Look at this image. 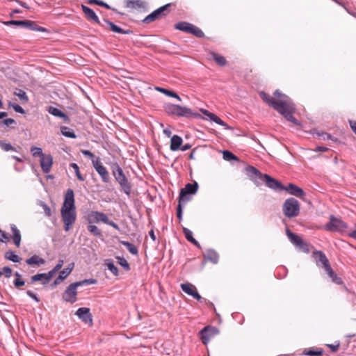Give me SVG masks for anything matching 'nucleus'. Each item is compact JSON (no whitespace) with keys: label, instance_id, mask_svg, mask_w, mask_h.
<instances>
[{"label":"nucleus","instance_id":"f257e3e1","mask_svg":"<svg viewBox=\"0 0 356 356\" xmlns=\"http://www.w3.org/2000/svg\"><path fill=\"white\" fill-rule=\"evenodd\" d=\"M261 99L269 106L281 114L287 121L296 125H300V122L293 116L296 105L292 99L279 90L273 92V97L264 91L259 92Z\"/></svg>","mask_w":356,"mask_h":356},{"label":"nucleus","instance_id":"f03ea898","mask_svg":"<svg viewBox=\"0 0 356 356\" xmlns=\"http://www.w3.org/2000/svg\"><path fill=\"white\" fill-rule=\"evenodd\" d=\"M164 110L168 115H173L177 118H185L187 119H200L201 115L193 111L191 108L175 104H166L164 106Z\"/></svg>","mask_w":356,"mask_h":356},{"label":"nucleus","instance_id":"7ed1b4c3","mask_svg":"<svg viewBox=\"0 0 356 356\" xmlns=\"http://www.w3.org/2000/svg\"><path fill=\"white\" fill-rule=\"evenodd\" d=\"M110 168L115 181L120 185L122 191L126 195H129L131 192V184L122 168L117 162L112 163Z\"/></svg>","mask_w":356,"mask_h":356},{"label":"nucleus","instance_id":"20e7f679","mask_svg":"<svg viewBox=\"0 0 356 356\" xmlns=\"http://www.w3.org/2000/svg\"><path fill=\"white\" fill-rule=\"evenodd\" d=\"M282 209L286 217H296L300 213V203L293 197L288 198L284 202Z\"/></svg>","mask_w":356,"mask_h":356},{"label":"nucleus","instance_id":"39448f33","mask_svg":"<svg viewBox=\"0 0 356 356\" xmlns=\"http://www.w3.org/2000/svg\"><path fill=\"white\" fill-rule=\"evenodd\" d=\"M6 26L15 25L34 31L47 32V29L40 26L35 22L31 20H10L3 22Z\"/></svg>","mask_w":356,"mask_h":356},{"label":"nucleus","instance_id":"423d86ee","mask_svg":"<svg viewBox=\"0 0 356 356\" xmlns=\"http://www.w3.org/2000/svg\"><path fill=\"white\" fill-rule=\"evenodd\" d=\"M171 6L172 3H167L161 6L146 16L143 19V22L145 24H149L156 19H159L167 16L171 11Z\"/></svg>","mask_w":356,"mask_h":356},{"label":"nucleus","instance_id":"0eeeda50","mask_svg":"<svg viewBox=\"0 0 356 356\" xmlns=\"http://www.w3.org/2000/svg\"><path fill=\"white\" fill-rule=\"evenodd\" d=\"M60 216L64 224V229L68 232L72 229L76 220V209H61Z\"/></svg>","mask_w":356,"mask_h":356},{"label":"nucleus","instance_id":"6e6552de","mask_svg":"<svg viewBox=\"0 0 356 356\" xmlns=\"http://www.w3.org/2000/svg\"><path fill=\"white\" fill-rule=\"evenodd\" d=\"M174 27L177 30L191 33L199 38L204 37V32L200 28L187 22H179L175 24Z\"/></svg>","mask_w":356,"mask_h":356},{"label":"nucleus","instance_id":"1a4fd4ad","mask_svg":"<svg viewBox=\"0 0 356 356\" xmlns=\"http://www.w3.org/2000/svg\"><path fill=\"white\" fill-rule=\"evenodd\" d=\"M347 224L341 219L336 218L334 216H330V221L325 225V229L330 232H345L347 229Z\"/></svg>","mask_w":356,"mask_h":356},{"label":"nucleus","instance_id":"9d476101","mask_svg":"<svg viewBox=\"0 0 356 356\" xmlns=\"http://www.w3.org/2000/svg\"><path fill=\"white\" fill-rule=\"evenodd\" d=\"M245 170L246 175L257 186L262 184L265 174H262L257 168L252 165H247Z\"/></svg>","mask_w":356,"mask_h":356},{"label":"nucleus","instance_id":"9b49d317","mask_svg":"<svg viewBox=\"0 0 356 356\" xmlns=\"http://www.w3.org/2000/svg\"><path fill=\"white\" fill-rule=\"evenodd\" d=\"M92 166L100 176L103 183L108 184L110 182V174L106 168L101 163V160L99 157L95 159V160H92Z\"/></svg>","mask_w":356,"mask_h":356},{"label":"nucleus","instance_id":"f8f14e48","mask_svg":"<svg viewBox=\"0 0 356 356\" xmlns=\"http://www.w3.org/2000/svg\"><path fill=\"white\" fill-rule=\"evenodd\" d=\"M77 288L74 283H71L62 294L63 300L73 304L77 300Z\"/></svg>","mask_w":356,"mask_h":356},{"label":"nucleus","instance_id":"ddd939ff","mask_svg":"<svg viewBox=\"0 0 356 356\" xmlns=\"http://www.w3.org/2000/svg\"><path fill=\"white\" fill-rule=\"evenodd\" d=\"M219 330L217 327L208 325L204 327L200 332V339L204 344H207L210 341L211 338L218 334Z\"/></svg>","mask_w":356,"mask_h":356},{"label":"nucleus","instance_id":"4468645a","mask_svg":"<svg viewBox=\"0 0 356 356\" xmlns=\"http://www.w3.org/2000/svg\"><path fill=\"white\" fill-rule=\"evenodd\" d=\"M264 177V179H263L262 184L265 183L266 186L267 187H268L269 188L273 189L274 191H283L284 186L280 181L273 178L272 177H270V175H268L267 174H265V175Z\"/></svg>","mask_w":356,"mask_h":356},{"label":"nucleus","instance_id":"2eb2a0df","mask_svg":"<svg viewBox=\"0 0 356 356\" xmlns=\"http://www.w3.org/2000/svg\"><path fill=\"white\" fill-rule=\"evenodd\" d=\"M312 257L314 259L317 266L321 267L324 269L330 265L329 260L323 251H314L312 252Z\"/></svg>","mask_w":356,"mask_h":356},{"label":"nucleus","instance_id":"dca6fc26","mask_svg":"<svg viewBox=\"0 0 356 356\" xmlns=\"http://www.w3.org/2000/svg\"><path fill=\"white\" fill-rule=\"evenodd\" d=\"M75 314L83 323H89L90 325H92V316L89 308L80 307L76 310Z\"/></svg>","mask_w":356,"mask_h":356},{"label":"nucleus","instance_id":"f3484780","mask_svg":"<svg viewBox=\"0 0 356 356\" xmlns=\"http://www.w3.org/2000/svg\"><path fill=\"white\" fill-rule=\"evenodd\" d=\"M81 9L88 21L92 22L102 27H104V25L101 23L98 16L92 8L85 5H81Z\"/></svg>","mask_w":356,"mask_h":356},{"label":"nucleus","instance_id":"a211bd4d","mask_svg":"<svg viewBox=\"0 0 356 356\" xmlns=\"http://www.w3.org/2000/svg\"><path fill=\"white\" fill-rule=\"evenodd\" d=\"M108 216L103 212L91 211L88 216V222L89 223L102 222L105 224L108 220Z\"/></svg>","mask_w":356,"mask_h":356},{"label":"nucleus","instance_id":"6ab92c4d","mask_svg":"<svg viewBox=\"0 0 356 356\" xmlns=\"http://www.w3.org/2000/svg\"><path fill=\"white\" fill-rule=\"evenodd\" d=\"M200 111L202 114H204L206 116L204 119L210 120L211 122H214L220 126L225 127L226 129L229 128L227 123H225L223 120H222L218 116H217L214 113H211L208 110L204 108H201Z\"/></svg>","mask_w":356,"mask_h":356},{"label":"nucleus","instance_id":"aec40b11","mask_svg":"<svg viewBox=\"0 0 356 356\" xmlns=\"http://www.w3.org/2000/svg\"><path fill=\"white\" fill-rule=\"evenodd\" d=\"M76 209L74 204V194L72 189H67L61 209Z\"/></svg>","mask_w":356,"mask_h":356},{"label":"nucleus","instance_id":"412c9836","mask_svg":"<svg viewBox=\"0 0 356 356\" xmlns=\"http://www.w3.org/2000/svg\"><path fill=\"white\" fill-rule=\"evenodd\" d=\"M283 191H286L289 194L299 198H302L305 196V191L301 188L292 183L289 184L287 186H284Z\"/></svg>","mask_w":356,"mask_h":356},{"label":"nucleus","instance_id":"4be33fe9","mask_svg":"<svg viewBox=\"0 0 356 356\" xmlns=\"http://www.w3.org/2000/svg\"><path fill=\"white\" fill-rule=\"evenodd\" d=\"M40 166L44 173H48L50 172L52 164L53 157L51 154H44L40 158Z\"/></svg>","mask_w":356,"mask_h":356},{"label":"nucleus","instance_id":"5701e85b","mask_svg":"<svg viewBox=\"0 0 356 356\" xmlns=\"http://www.w3.org/2000/svg\"><path fill=\"white\" fill-rule=\"evenodd\" d=\"M104 22L109 26L110 29L114 33L126 35H129L133 33V31L131 29L124 30L107 19L104 18Z\"/></svg>","mask_w":356,"mask_h":356},{"label":"nucleus","instance_id":"b1692460","mask_svg":"<svg viewBox=\"0 0 356 356\" xmlns=\"http://www.w3.org/2000/svg\"><path fill=\"white\" fill-rule=\"evenodd\" d=\"M208 58L213 60L216 64L220 67L225 66L227 64L225 58L215 51H209L208 53Z\"/></svg>","mask_w":356,"mask_h":356},{"label":"nucleus","instance_id":"393cba45","mask_svg":"<svg viewBox=\"0 0 356 356\" xmlns=\"http://www.w3.org/2000/svg\"><path fill=\"white\" fill-rule=\"evenodd\" d=\"M47 111L55 117L62 118L65 122H69L70 120L67 114L56 107L50 106H49Z\"/></svg>","mask_w":356,"mask_h":356},{"label":"nucleus","instance_id":"a878e982","mask_svg":"<svg viewBox=\"0 0 356 356\" xmlns=\"http://www.w3.org/2000/svg\"><path fill=\"white\" fill-rule=\"evenodd\" d=\"M325 272L327 274L332 282L338 285L343 284V280L339 277L332 268L330 264L324 268Z\"/></svg>","mask_w":356,"mask_h":356},{"label":"nucleus","instance_id":"bb28decb","mask_svg":"<svg viewBox=\"0 0 356 356\" xmlns=\"http://www.w3.org/2000/svg\"><path fill=\"white\" fill-rule=\"evenodd\" d=\"M286 234L290 242L296 247L303 240L300 236L292 232L289 228L286 229Z\"/></svg>","mask_w":356,"mask_h":356},{"label":"nucleus","instance_id":"cd10ccee","mask_svg":"<svg viewBox=\"0 0 356 356\" xmlns=\"http://www.w3.org/2000/svg\"><path fill=\"white\" fill-rule=\"evenodd\" d=\"M182 143L183 139L181 136L178 135L172 136L170 140V149L174 152L179 150Z\"/></svg>","mask_w":356,"mask_h":356},{"label":"nucleus","instance_id":"c85d7f7f","mask_svg":"<svg viewBox=\"0 0 356 356\" xmlns=\"http://www.w3.org/2000/svg\"><path fill=\"white\" fill-rule=\"evenodd\" d=\"M10 229L13 233V241L17 247H19L21 244V234L15 225L11 224Z\"/></svg>","mask_w":356,"mask_h":356},{"label":"nucleus","instance_id":"c756f323","mask_svg":"<svg viewBox=\"0 0 356 356\" xmlns=\"http://www.w3.org/2000/svg\"><path fill=\"white\" fill-rule=\"evenodd\" d=\"M26 263L28 265H36L38 266H40L45 264V260L43 258L39 257L38 255L34 254L30 258L27 259L26 260Z\"/></svg>","mask_w":356,"mask_h":356},{"label":"nucleus","instance_id":"7c9ffc66","mask_svg":"<svg viewBox=\"0 0 356 356\" xmlns=\"http://www.w3.org/2000/svg\"><path fill=\"white\" fill-rule=\"evenodd\" d=\"M183 233L185 236V238L187 239V241H188L189 242H191V243L195 245L197 248H201L199 242L193 238V232L191 230H190L189 229H188L186 227H183Z\"/></svg>","mask_w":356,"mask_h":356},{"label":"nucleus","instance_id":"2f4dec72","mask_svg":"<svg viewBox=\"0 0 356 356\" xmlns=\"http://www.w3.org/2000/svg\"><path fill=\"white\" fill-rule=\"evenodd\" d=\"M206 260L210 261L213 264H217L219 259L218 254L213 250H209L206 254H204Z\"/></svg>","mask_w":356,"mask_h":356},{"label":"nucleus","instance_id":"473e14b6","mask_svg":"<svg viewBox=\"0 0 356 356\" xmlns=\"http://www.w3.org/2000/svg\"><path fill=\"white\" fill-rule=\"evenodd\" d=\"M191 199L192 195L191 194L186 193L185 191L180 190L178 197V204L184 207L188 202L191 201Z\"/></svg>","mask_w":356,"mask_h":356},{"label":"nucleus","instance_id":"72a5a7b5","mask_svg":"<svg viewBox=\"0 0 356 356\" xmlns=\"http://www.w3.org/2000/svg\"><path fill=\"white\" fill-rule=\"evenodd\" d=\"M198 189V184L195 181L193 184L188 183L181 190L185 191L186 193L191 194V195H195Z\"/></svg>","mask_w":356,"mask_h":356},{"label":"nucleus","instance_id":"f704fd0d","mask_svg":"<svg viewBox=\"0 0 356 356\" xmlns=\"http://www.w3.org/2000/svg\"><path fill=\"white\" fill-rule=\"evenodd\" d=\"M40 281L43 285H46L48 283L46 275L44 273H38L35 275H33L31 277L30 284H33L35 282Z\"/></svg>","mask_w":356,"mask_h":356},{"label":"nucleus","instance_id":"c9c22d12","mask_svg":"<svg viewBox=\"0 0 356 356\" xmlns=\"http://www.w3.org/2000/svg\"><path fill=\"white\" fill-rule=\"evenodd\" d=\"M181 289L184 293L191 296L197 291V288L190 283L181 284Z\"/></svg>","mask_w":356,"mask_h":356},{"label":"nucleus","instance_id":"e433bc0d","mask_svg":"<svg viewBox=\"0 0 356 356\" xmlns=\"http://www.w3.org/2000/svg\"><path fill=\"white\" fill-rule=\"evenodd\" d=\"M6 259L13 261L14 263H19L22 260V258L17 255L15 252L12 250H8L4 254Z\"/></svg>","mask_w":356,"mask_h":356},{"label":"nucleus","instance_id":"4c0bfd02","mask_svg":"<svg viewBox=\"0 0 356 356\" xmlns=\"http://www.w3.org/2000/svg\"><path fill=\"white\" fill-rule=\"evenodd\" d=\"M145 6V3L140 0H127L126 1V7L130 8H140Z\"/></svg>","mask_w":356,"mask_h":356},{"label":"nucleus","instance_id":"58836bf2","mask_svg":"<svg viewBox=\"0 0 356 356\" xmlns=\"http://www.w3.org/2000/svg\"><path fill=\"white\" fill-rule=\"evenodd\" d=\"M155 89H156V90L161 92V93L165 95L168 97H174V98L178 99L179 101H181L180 97L175 92H174L172 90H170L166 88H161V87H156Z\"/></svg>","mask_w":356,"mask_h":356},{"label":"nucleus","instance_id":"ea45409f","mask_svg":"<svg viewBox=\"0 0 356 356\" xmlns=\"http://www.w3.org/2000/svg\"><path fill=\"white\" fill-rule=\"evenodd\" d=\"M69 275V271H65L63 269L60 271L58 276L51 284V286L54 287L63 282Z\"/></svg>","mask_w":356,"mask_h":356},{"label":"nucleus","instance_id":"a19ab883","mask_svg":"<svg viewBox=\"0 0 356 356\" xmlns=\"http://www.w3.org/2000/svg\"><path fill=\"white\" fill-rule=\"evenodd\" d=\"M105 265L106 266L107 268L115 275L118 276L119 271L117 266L113 264L111 259H106L105 260Z\"/></svg>","mask_w":356,"mask_h":356},{"label":"nucleus","instance_id":"79ce46f5","mask_svg":"<svg viewBox=\"0 0 356 356\" xmlns=\"http://www.w3.org/2000/svg\"><path fill=\"white\" fill-rule=\"evenodd\" d=\"M62 135L70 138H76V136L74 132L67 127L63 126L60 127Z\"/></svg>","mask_w":356,"mask_h":356},{"label":"nucleus","instance_id":"37998d69","mask_svg":"<svg viewBox=\"0 0 356 356\" xmlns=\"http://www.w3.org/2000/svg\"><path fill=\"white\" fill-rule=\"evenodd\" d=\"M121 243L127 248L131 254L134 255H137L138 254V248L134 244L128 241H122Z\"/></svg>","mask_w":356,"mask_h":356},{"label":"nucleus","instance_id":"c03bdc74","mask_svg":"<svg viewBox=\"0 0 356 356\" xmlns=\"http://www.w3.org/2000/svg\"><path fill=\"white\" fill-rule=\"evenodd\" d=\"M14 275L16 277L13 281L15 287L19 288L25 285V282L22 279V275L19 272L16 271Z\"/></svg>","mask_w":356,"mask_h":356},{"label":"nucleus","instance_id":"a18cd8bd","mask_svg":"<svg viewBox=\"0 0 356 356\" xmlns=\"http://www.w3.org/2000/svg\"><path fill=\"white\" fill-rule=\"evenodd\" d=\"M222 158L225 161H239L238 158L232 152L229 150H225L222 152Z\"/></svg>","mask_w":356,"mask_h":356},{"label":"nucleus","instance_id":"49530a36","mask_svg":"<svg viewBox=\"0 0 356 356\" xmlns=\"http://www.w3.org/2000/svg\"><path fill=\"white\" fill-rule=\"evenodd\" d=\"M97 282V280L90 278V279H86V280H83L81 281L75 282L73 283L75 284L76 288H78L79 286H84V285L95 284Z\"/></svg>","mask_w":356,"mask_h":356},{"label":"nucleus","instance_id":"de8ad7c7","mask_svg":"<svg viewBox=\"0 0 356 356\" xmlns=\"http://www.w3.org/2000/svg\"><path fill=\"white\" fill-rule=\"evenodd\" d=\"M115 259L118 261V264L120 265L126 271L130 270V265L124 257L116 256Z\"/></svg>","mask_w":356,"mask_h":356},{"label":"nucleus","instance_id":"09e8293b","mask_svg":"<svg viewBox=\"0 0 356 356\" xmlns=\"http://www.w3.org/2000/svg\"><path fill=\"white\" fill-rule=\"evenodd\" d=\"M0 148L5 152H17L16 148L13 147L10 143H6L5 140H0Z\"/></svg>","mask_w":356,"mask_h":356},{"label":"nucleus","instance_id":"8fccbe9b","mask_svg":"<svg viewBox=\"0 0 356 356\" xmlns=\"http://www.w3.org/2000/svg\"><path fill=\"white\" fill-rule=\"evenodd\" d=\"M14 95L17 96L22 103H26L29 101V97L26 93L22 89H17Z\"/></svg>","mask_w":356,"mask_h":356},{"label":"nucleus","instance_id":"3c124183","mask_svg":"<svg viewBox=\"0 0 356 356\" xmlns=\"http://www.w3.org/2000/svg\"><path fill=\"white\" fill-rule=\"evenodd\" d=\"M88 230L95 236L100 237L102 236L101 230L95 225H88Z\"/></svg>","mask_w":356,"mask_h":356},{"label":"nucleus","instance_id":"603ef678","mask_svg":"<svg viewBox=\"0 0 356 356\" xmlns=\"http://www.w3.org/2000/svg\"><path fill=\"white\" fill-rule=\"evenodd\" d=\"M70 166L74 169V172L76 174V176L77 177V179L79 180V181H83L85 180V178L83 177V176L81 174L80 172V170H79V165L75 163H72L70 164Z\"/></svg>","mask_w":356,"mask_h":356},{"label":"nucleus","instance_id":"864d4df0","mask_svg":"<svg viewBox=\"0 0 356 356\" xmlns=\"http://www.w3.org/2000/svg\"><path fill=\"white\" fill-rule=\"evenodd\" d=\"M323 353V350L321 348H317L316 350H305L303 354L309 356H321Z\"/></svg>","mask_w":356,"mask_h":356},{"label":"nucleus","instance_id":"5fc2aeb1","mask_svg":"<svg viewBox=\"0 0 356 356\" xmlns=\"http://www.w3.org/2000/svg\"><path fill=\"white\" fill-rule=\"evenodd\" d=\"M13 270L10 266H4L2 270H0V278L3 275L5 277L10 278L12 276Z\"/></svg>","mask_w":356,"mask_h":356},{"label":"nucleus","instance_id":"6e6d98bb","mask_svg":"<svg viewBox=\"0 0 356 356\" xmlns=\"http://www.w3.org/2000/svg\"><path fill=\"white\" fill-rule=\"evenodd\" d=\"M296 248L305 253L309 252V244L303 240L300 242V245H298Z\"/></svg>","mask_w":356,"mask_h":356},{"label":"nucleus","instance_id":"4d7b16f0","mask_svg":"<svg viewBox=\"0 0 356 356\" xmlns=\"http://www.w3.org/2000/svg\"><path fill=\"white\" fill-rule=\"evenodd\" d=\"M31 152H32V154L34 157L39 156L41 158L45 154L42 153V148L38 147H32L31 148Z\"/></svg>","mask_w":356,"mask_h":356},{"label":"nucleus","instance_id":"13d9d810","mask_svg":"<svg viewBox=\"0 0 356 356\" xmlns=\"http://www.w3.org/2000/svg\"><path fill=\"white\" fill-rule=\"evenodd\" d=\"M317 134V136L322 138L323 140H332V136L331 134H327L326 132H318V131L316 130H314L313 131V134Z\"/></svg>","mask_w":356,"mask_h":356},{"label":"nucleus","instance_id":"bf43d9fd","mask_svg":"<svg viewBox=\"0 0 356 356\" xmlns=\"http://www.w3.org/2000/svg\"><path fill=\"white\" fill-rule=\"evenodd\" d=\"M88 3L89 4H96L107 9H111V6L106 3L104 2L102 0H88Z\"/></svg>","mask_w":356,"mask_h":356},{"label":"nucleus","instance_id":"052dcab7","mask_svg":"<svg viewBox=\"0 0 356 356\" xmlns=\"http://www.w3.org/2000/svg\"><path fill=\"white\" fill-rule=\"evenodd\" d=\"M8 106L12 107L14 109V111L17 113H22V114L25 113L24 109L20 105H19L17 104H13L11 102H9Z\"/></svg>","mask_w":356,"mask_h":356},{"label":"nucleus","instance_id":"680f3d73","mask_svg":"<svg viewBox=\"0 0 356 356\" xmlns=\"http://www.w3.org/2000/svg\"><path fill=\"white\" fill-rule=\"evenodd\" d=\"M40 204L42 207L45 215L50 217L52 215L50 207L44 202H40Z\"/></svg>","mask_w":356,"mask_h":356},{"label":"nucleus","instance_id":"e2e57ef3","mask_svg":"<svg viewBox=\"0 0 356 356\" xmlns=\"http://www.w3.org/2000/svg\"><path fill=\"white\" fill-rule=\"evenodd\" d=\"M10 237L8 234L4 232L0 229V241L3 243H6L9 241Z\"/></svg>","mask_w":356,"mask_h":356},{"label":"nucleus","instance_id":"0e129e2a","mask_svg":"<svg viewBox=\"0 0 356 356\" xmlns=\"http://www.w3.org/2000/svg\"><path fill=\"white\" fill-rule=\"evenodd\" d=\"M26 294L28 296H29L31 298H32L35 302H40V298L32 291H31V290L26 291Z\"/></svg>","mask_w":356,"mask_h":356},{"label":"nucleus","instance_id":"69168bd1","mask_svg":"<svg viewBox=\"0 0 356 356\" xmlns=\"http://www.w3.org/2000/svg\"><path fill=\"white\" fill-rule=\"evenodd\" d=\"M183 207L180 204H178L177 207V217L179 221L182 220Z\"/></svg>","mask_w":356,"mask_h":356},{"label":"nucleus","instance_id":"338daca9","mask_svg":"<svg viewBox=\"0 0 356 356\" xmlns=\"http://www.w3.org/2000/svg\"><path fill=\"white\" fill-rule=\"evenodd\" d=\"M81 153L86 156H88L89 159H90L92 161V160H95L94 159V157H95V155L92 152H91L89 150H86V149H82L81 150Z\"/></svg>","mask_w":356,"mask_h":356},{"label":"nucleus","instance_id":"774afa93","mask_svg":"<svg viewBox=\"0 0 356 356\" xmlns=\"http://www.w3.org/2000/svg\"><path fill=\"white\" fill-rule=\"evenodd\" d=\"M339 346H340L339 342H337L334 344H327V346L329 347L330 348V350H332V352H333V353H335L338 350Z\"/></svg>","mask_w":356,"mask_h":356}]
</instances>
